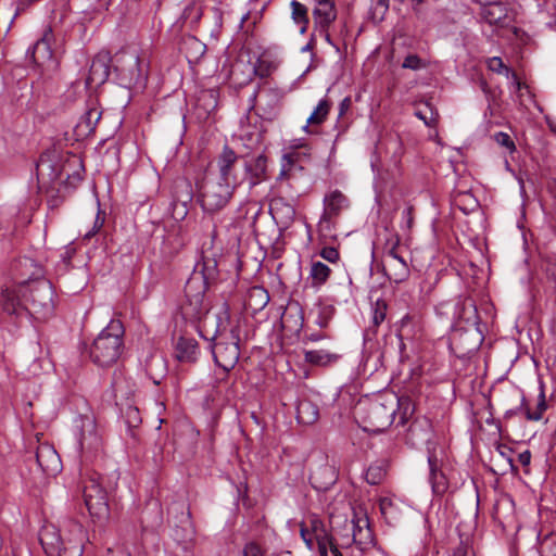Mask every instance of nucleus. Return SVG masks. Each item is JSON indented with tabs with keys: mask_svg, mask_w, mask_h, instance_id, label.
Returning a JSON list of instances; mask_svg holds the SVG:
<instances>
[{
	"mask_svg": "<svg viewBox=\"0 0 556 556\" xmlns=\"http://www.w3.org/2000/svg\"><path fill=\"white\" fill-rule=\"evenodd\" d=\"M453 205L464 214H470L479 208V202L471 192H458L453 199Z\"/></svg>",
	"mask_w": 556,
	"mask_h": 556,
	"instance_id": "49530a36",
	"label": "nucleus"
},
{
	"mask_svg": "<svg viewBox=\"0 0 556 556\" xmlns=\"http://www.w3.org/2000/svg\"><path fill=\"white\" fill-rule=\"evenodd\" d=\"M193 271H199L203 280L211 286L218 277L217 262L214 258L203 257L194 265Z\"/></svg>",
	"mask_w": 556,
	"mask_h": 556,
	"instance_id": "a19ab883",
	"label": "nucleus"
},
{
	"mask_svg": "<svg viewBox=\"0 0 556 556\" xmlns=\"http://www.w3.org/2000/svg\"><path fill=\"white\" fill-rule=\"evenodd\" d=\"M350 206V201L340 190H332L324 198L323 214L328 218L338 219L341 213Z\"/></svg>",
	"mask_w": 556,
	"mask_h": 556,
	"instance_id": "bb28decb",
	"label": "nucleus"
},
{
	"mask_svg": "<svg viewBox=\"0 0 556 556\" xmlns=\"http://www.w3.org/2000/svg\"><path fill=\"white\" fill-rule=\"evenodd\" d=\"M102 112L97 105L88 106L86 112L81 115L76 129L80 135H90L94 131L97 124L101 118Z\"/></svg>",
	"mask_w": 556,
	"mask_h": 556,
	"instance_id": "72a5a7b5",
	"label": "nucleus"
},
{
	"mask_svg": "<svg viewBox=\"0 0 556 556\" xmlns=\"http://www.w3.org/2000/svg\"><path fill=\"white\" fill-rule=\"evenodd\" d=\"M79 445L84 455L87 453H98L100 451L102 439L92 419H87L83 422Z\"/></svg>",
	"mask_w": 556,
	"mask_h": 556,
	"instance_id": "4be33fe9",
	"label": "nucleus"
},
{
	"mask_svg": "<svg viewBox=\"0 0 556 556\" xmlns=\"http://www.w3.org/2000/svg\"><path fill=\"white\" fill-rule=\"evenodd\" d=\"M270 212L275 219L280 218L281 223L288 224L293 220L295 215L294 207L287 203L282 198L274 199L270 203Z\"/></svg>",
	"mask_w": 556,
	"mask_h": 556,
	"instance_id": "79ce46f5",
	"label": "nucleus"
},
{
	"mask_svg": "<svg viewBox=\"0 0 556 556\" xmlns=\"http://www.w3.org/2000/svg\"><path fill=\"white\" fill-rule=\"evenodd\" d=\"M83 478V497L93 519L104 521L110 516L108 492L102 486V477L93 471L86 472Z\"/></svg>",
	"mask_w": 556,
	"mask_h": 556,
	"instance_id": "39448f33",
	"label": "nucleus"
},
{
	"mask_svg": "<svg viewBox=\"0 0 556 556\" xmlns=\"http://www.w3.org/2000/svg\"><path fill=\"white\" fill-rule=\"evenodd\" d=\"M337 219L328 218L325 214L321 215L320 220L318 223V232L320 236L325 238H336L332 233Z\"/></svg>",
	"mask_w": 556,
	"mask_h": 556,
	"instance_id": "5fc2aeb1",
	"label": "nucleus"
},
{
	"mask_svg": "<svg viewBox=\"0 0 556 556\" xmlns=\"http://www.w3.org/2000/svg\"><path fill=\"white\" fill-rule=\"evenodd\" d=\"M282 327L290 332L300 333L304 326V312L298 301H290L281 315Z\"/></svg>",
	"mask_w": 556,
	"mask_h": 556,
	"instance_id": "b1692460",
	"label": "nucleus"
},
{
	"mask_svg": "<svg viewBox=\"0 0 556 556\" xmlns=\"http://www.w3.org/2000/svg\"><path fill=\"white\" fill-rule=\"evenodd\" d=\"M319 413L317 406L311 401L304 400L296 406V419L300 424L312 425L318 419Z\"/></svg>",
	"mask_w": 556,
	"mask_h": 556,
	"instance_id": "c03bdc74",
	"label": "nucleus"
},
{
	"mask_svg": "<svg viewBox=\"0 0 556 556\" xmlns=\"http://www.w3.org/2000/svg\"><path fill=\"white\" fill-rule=\"evenodd\" d=\"M237 187L217 178L204 182L201 191V206L205 212L214 213L223 210L233 195Z\"/></svg>",
	"mask_w": 556,
	"mask_h": 556,
	"instance_id": "6e6552de",
	"label": "nucleus"
},
{
	"mask_svg": "<svg viewBox=\"0 0 556 556\" xmlns=\"http://www.w3.org/2000/svg\"><path fill=\"white\" fill-rule=\"evenodd\" d=\"M482 17L490 25L503 27L507 17L506 8L498 2L490 3L482 9Z\"/></svg>",
	"mask_w": 556,
	"mask_h": 556,
	"instance_id": "4c0bfd02",
	"label": "nucleus"
},
{
	"mask_svg": "<svg viewBox=\"0 0 556 556\" xmlns=\"http://www.w3.org/2000/svg\"><path fill=\"white\" fill-rule=\"evenodd\" d=\"M36 462L42 472L48 476H54L61 470V458L56 451L48 444L37 447Z\"/></svg>",
	"mask_w": 556,
	"mask_h": 556,
	"instance_id": "a211bd4d",
	"label": "nucleus"
},
{
	"mask_svg": "<svg viewBox=\"0 0 556 556\" xmlns=\"http://www.w3.org/2000/svg\"><path fill=\"white\" fill-rule=\"evenodd\" d=\"M118 84L125 88L144 87L147 73L141 66L140 58L135 52H126L117 56L114 65Z\"/></svg>",
	"mask_w": 556,
	"mask_h": 556,
	"instance_id": "0eeeda50",
	"label": "nucleus"
},
{
	"mask_svg": "<svg viewBox=\"0 0 556 556\" xmlns=\"http://www.w3.org/2000/svg\"><path fill=\"white\" fill-rule=\"evenodd\" d=\"M269 302V294L267 290L261 286L252 287L245 300L247 308L253 313L262 311Z\"/></svg>",
	"mask_w": 556,
	"mask_h": 556,
	"instance_id": "c9c22d12",
	"label": "nucleus"
},
{
	"mask_svg": "<svg viewBox=\"0 0 556 556\" xmlns=\"http://www.w3.org/2000/svg\"><path fill=\"white\" fill-rule=\"evenodd\" d=\"M332 108V101L328 98L321 99L309 117L306 121V125L304 126V130L311 132L308 130L309 126L321 125L328 117L329 112Z\"/></svg>",
	"mask_w": 556,
	"mask_h": 556,
	"instance_id": "58836bf2",
	"label": "nucleus"
},
{
	"mask_svg": "<svg viewBox=\"0 0 556 556\" xmlns=\"http://www.w3.org/2000/svg\"><path fill=\"white\" fill-rule=\"evenodd\" d=\"M292 20L296 23L301 33H305L308 25L307 8L296 0L291 1Z\"/></svg>",
	"mask_w": 556,
	"mask_h": 556,
	"instance_id": "864d4df0",
	"label": "nucleus"
},
{
	"mask_svg": "<svg viewBox=\"0 0 556 556\" xmlns=\"http://www.w3.org/2000/svg\"><path fill=\"white\" fill-rule=\"evenodd\" d=\"M399 396L392 392L376 394L361 400L356 406V415L362 427L368 432H382L396 419Z\"/></svg>",
	"mask_w": 556,
	"mask_h": 556,
	"instance_id": "f257e3e1",
	"label": "nucleus"
},
{
	"mask_svg": "<svg viewBox=\"0 0 556 556\" xmlns=\"http://www.w3.org/2000/svg\"><path fill=\"white\" fill-rule=\"evenodd\" d=\"M415 404L408 396H400L399 404L396 405V418L399 419L397 426H404L414 416Z\"/></svg>",
	"mask_w": 556,
	"mask_h": 556,
	"instance_id": "de8ad7c7",
	"label": "nucleus"
},
{
	"mask_svg": "<svg viewBox=\"0 0 556 556\" xmlns=\"http://www.w3.org/2000/svg\"><path fill=\"white\" fill-rule=\"evenodd\" d=\"M242 556H265V551L258 543L252 541L244 545Z\"/></svg>",
	"mask_w": 556,
	"mask_h": 556,
	"instance_id": "0e129e2a",
	"label": "nucleus"
},
{
	"mask_svg": "<svg viewBox=\"0 0 556 556\" xmlns=\"http://www.w3.org/2000/svg\"><path fill=\"white\" fill-rule=\"evenodd\" d=\"M332 535L337 536L338 548H346L354 544V525L353 518L340 520V518L331 517L330 519Z\"/></svg>",
	"mask_w": 556,
	"mask_h": 556,
	"instance_id": "a878e982",
	"label": "nucleus"
},
{
	"mask_svg": "<svg viewBox=\"0 0 556 556\" xmlns=\"http://www.w3.org/2000/svg\"><path fill=\"white\" fill-rule=\"evenodd\" d=\"M313 16L319 28L329 27L337 17L334 3L331 0H319L313 11Z\"/></svg>",
	"mask_w": 556,
	"mask_h": 556,
	"instance_id": "2f4dec72",
	"label": "nucleus"
},
{
	"mask_svg": "<svg viewBox=\"0 0 556 556\" xmlns=\"http://www.w3.org/2000/svg\"><path fill=\"white\" fill-rule=\"evenodd\" d=\"M407 431L408 438L414 444L428 442L432 438V424L426 417L415 418Z\"/></svg>",
	"mask_w": 556,
	"mask_h": 556,
	"instance_id": "c756f323",
	"label": "nucleus"
},
{
	"mask_svg": "<svg viewBox=\"0 0 556 556\" xmlns=\"http://www.w3.org/2000/svg\"><path fill=\"white\" fill-rule=\"evenodd\" d=\"M337 480V473L332 466L323 465L309 475L312 485L318 491H327Z\"/></svg>",
	"mask_w": 556,
	"mask_h": 556,
	"instance_id": "c85d7f7f",
	"label": "nucleus"
},
{
	"mask_svg": "<svg viewBox=\"0 0 556 556\" xmlns=\"http://www.w3.org/2000/svg\"><path fill=\"white\" fill-rule=\"evenodd\" d=\"M285 96L286 92L281 88H265L262 100L257 104V115L268 122L276 119L280 114Z\"/></svg>",
	"mask_w": 556,
	"mask_h": 556,
	"instance_id": "1a4fd4ad",
	"label": "nucleus"
},
{
	"mask_svg": "<svg viewBox=\"0 0 556 556\" xmlns=\"http://www.w3.org/2000/svg\"><path fill=\"white\" fill-rule=\"evenodd\" d=\"M320 257L331 264H337L340 260L339 251L333 247H325L319 252Z\"/></svg>",
	"mask_w": 556,
	"mask_h": 556,
	"instance_id": "69168bd1",
	"label": "nucleus"
},
{
	"mask_svg": "<svg viewBox=\"0 0 556 556\" xmlns=\"http://www.w3.org/2000/svg\"><path fill=\"white\" fill-rule=\"evenodd\" d=\"M180 49L189 62H197L204 55L206 46L197 37L189 35L182 39Z\"/></svg>",
	"mask_w": 556,
	"mask_h": 556,
	"instance_id": "e433bc0d",
	"label": "nucleus"
},
{
	"mask_svg": "<svg viewBox=\"0 0 556 556\" xmlns=\"http://www.w3.org/2000/svg\"><path fill=\"white\" fill-rule=\"evenodd\" d=\"M331 273L332 270L327 264L320 261H313L309 269L312 288L319 289L321 286H324L328 281Z\"/></svg>",
	"mask_w": 556,
	"mask_h": 556,
	"instance_id": "ea45409f",
	"label": "nucleus"
},
{
	"mask_svg": "<svg viewBox=\"0 0 556 556\" xmlns=\"http://www.w3.org/2000/svg\"><path fill=\"white\" fill-rule=\"evenodd\" d=\"M52 30L48 29L43 36L36 41L31 51L30 58L38 66H45L53 61V51L51 49Z\"/></svg>",
	"mask_w": 556,
	"mask_h": 556,
	"instance_id": "393cba45",
	"label": "nucleus"
},
{
	"mask_svg": "<svg viewBox=\"0 0 556 556\" xmlns=\"http://www.w3.org/2000/svg\"><path fill=\"white\" fill-rule=\"evenodd\" d=\"M387 303L384 301L378 300L372 307V324L374 327L377 328L380 326L387 316Z\"/></svg>",
	"mask_w": 556,
	"mask_h": 556,
	"instance_id": "6e6d98bb",
	"label": "nucleus"
},
{
	"mask_svg": "<svg viewBox=\"0 0 556 556\" xmlns=\"http://www.w3.org/2000/svg\"><path fill=\"white\" fill-rule=\"evenodd\" d=\"M54 309L53 288L48 280H39L24 287L23 312L36 319H46Z\"/></svg>",
	"mask_w": 556,
	"mask_h": 556,
	"instance_id": "20e7f679",
	"label": "nucleus"
},
{
	"mask_svg": "<svg viewBox=\"0 0 556 556\" xmlns=\"http://www.w3.org/2000/svg\"><path fill=\"white\" fill-rule=\"evenodd\" d=\"M244 169L243 180L249 184L250 189L268 179V159L265 154L242 156Z\"/></svg>",
	"mask_w": 556,
	"mask_h": 556,
	"instance_id": "9b49d317",
	"label": "nucleus"
},
{
	"mask_svg": "<svg viewBox=\"0 0 556 556\" xmlns=\"http://www.w3.org/2000/svg\"><path fill=\"white\" fill-rule=\"evenodd\" d=\"M386 475V465L382 462H376L367 468L365 472V479L367 483L371 485H378L384 480Z\"/></svg>",
	"mask_w": 556,
	"mask_h": 556,
	"instance_id": "603ef678",
	"label": "nucleus"
},
{
	"mask_svg": "<svg viewBox=\"0 0 556 556\" xmlns=\"http://www.w3.org/2000/svg\"><path fill=\"white\" fill-rule=\"evenodd\" d=\"M547 409V403L545 399V392L543 388H541L536 405L534 408H531L526 401V418L530 421H539L542 419L544 412Z\"/></svg>",
	"mask_w": 556,
	"mask_h": 556,
	"instance_id": "3c124183",
	"label": "nucleus"
},
{
	"mask_svg": "<svg viewBox=\"0 0 556 556\" xmlns=\"http://www.w3.org/2000/svg\"><path fill=\"white\" fill-rule=\"evenodd\" d=\"M200 355V346L195 339L180 336L174 343V356L180 363L194 364Z\"/></svg>",
	"mask_w": 556,
	"mask_h": 556,
	"instance_id": "aec40b11",
	"label": "nucleus"
},
{
	"mask_svg": "<svg viewBox=\"0 0 556 556\" xmlns=\"http://www.w3.org/2000/svg\"><path fill=\"white\" fill-rule=\"evenodd\" d=\"M312 531L320 556H328V549L331 552L338 547L337 536L329 532L326 525L318 518H312Z\"/></svg>",
	"mask_w": 556,
	"mask_h": 556,
	"instance_id": "f3484780",
	"label": "nucleus"
},
{
	"mask_svg": "<svg viewBox=\"0 0 556 556\" xmlns=\"http://www.w3.org/2000/svg\"><path fill=\"white\" fill-rule=\"evenodd\" d=\"M218 106V91L216 89L201 90L195 100L194 112L199 119H207Z\"/></svg>",
	"mask_w": 556,
	"mask_h": 556,
	"instance_id": "5701e85b",
	"label": "nucleus"
},
{
	"mask_svg": "<svg viewBox=\"0 0 556 556\" xmlns=\"http://www.w3.org/2000/svg\"><path fill=\"white\" fill-rule=\"evenodd\" d=\"M125 329L121 320L112 319L91 344L89 355L100 367L115 364L124 350Z\"/></svg>",
	"mask_w": 556,
	"mask_h": 556,
	"instance_id": "7ed1b4c3",
	"label": "nucleus"
},
{
	"mask_svg": "<svg viewBox=\"0 0 556 556\" xmlns=\"http://www.w3.org/2000/svg\"><path fill=\"white\" fill-rule=\"evenodd\" d=\"M383 273L390 281L401 283L408 279L410 269L406 258L400 261L389 260L383 262Z\"/></svg>",
	"mask_w": 556,
	"mask_h": 556,
	"instance_id": "7c9ffc66",
	"label": "nucleus"
},
{
	"mask_svg": "<svg viewBox=\"0 0 556 556\" xmlns=\"http://www.w3.org/2000/svg\"><path fill=\"white\" fill-rule=\"evenodd\" d=\"M541 556H556V539H545L543 541Z\"/></svg>",
	"mask_w": 556,
	"mask_h": 556,
	"instance_id": "338daca9",
	"label": "nucleus"
},
{
	"mask_svg": "<svg viewBox=\"0 0 556 556\" xmlns=\"http://www.w3.org/2000/svg\"><path fill=\"white\" fill-rule=\"evenodd\" d=\"M493 140L501 147L505 148L509 153L516 151V144L511 137L504 131H497L493 135Z\"/></svg>",
	"mask_w": 556,
	"mask_h": 556,
	"instance_id": "4d7b16f0",
	"label": "nucleus"
},
{
	"mask_svg": "<svg viewBox=\"0 0 556 556\" xmlns=\"http://www.w3.org/2000/svg\"><path fill=\"white\" fill-rule=\"evenodd\" d=\"M217 318V328L211 339L213 343H210V350L215 364L225 372H229L237 365L240 357L239 328L227 329L230 323V313L229 305L226 302L223 303Z\"/></svg>",
	"mask_w": 556,
	"mask_h": 556,
	"instance_id": "f03ea898",
	"label": "nucleus"
},
{
	"mask_svg": "<svg viewBox=\"0 0 556 556\" xmlns=\"http://www.w3.org/2000/svg\"><path fill=\"white\" fill-rule=\"evenodd\" d=\"M488 68L497 74H505L506 77H511L514 84H516L517 89L520 90L522 87L521 81L519 80L517 74L507 67L503 60L500 56H493L488 60Z\"/></svg>",
	"mask_w": 556,
	"mask_h": 556,
	"instance_id": "09e8293b",
	"label": "nucleus"
},
{
	"mask_svg": "<svg viewBox=\"0 0 556 556\" xmlns=\"http://www.w3.org/2000/svg\"><path fill=\"white\" fill-rule=\"evenodd\" d=\"M309 157L311 150L285 153L280 161L281 168L277 176V181L283 182L294 178L296 173L304 170V161Z\"/></svg>",
	"mask_w": 556,
	"mask_h": 556,
	"instance_id": "ddd939ff",
	"label": "nucleus"
},
{
	"mask_svg": "<svg viewBox=\"0 0 556 556\" xmlns=\"http://www.w3.org/2000/svg\"><path fill=\"white\" fill-rule=\"evenodd\" d=\"M415 115L424 121L427 126H434L437 123L438 114L433 112L432 108L429 104L425 105L424 110H417Z\"/></svg>",
	"mask_w": 556,
	"mask_h": 556,
	"instance_id": "13d9d810",
	"label": "nucleus"
},
{
	"mask_svg": "<svg viewBox=\"0 0 556 556\" xmlns=\"http://www.w3.org/2000/svg\"><path fill=\"white\" fill-rule=\"evenodd\" d=\"M122 416L127 426L130 437L136 439V429H138L142 422V418L138 407L131 404H127L126 407L122 409Z\"/></svg>",
	"mask_w": 556,
	"mask_h": 556,
	"instance_id": "a18cd8bd",
	"label": "nucleus"
},
{
	"mask_svg": "<svg viewBox=\"0 0 556 556\" xmlns=\"http://www.w3.org/2000/svg\"><path fill=\"white\" fill-rule=\"evenodd\" d=\"M400 236L395 232H390L382 248L384 256L383 262H388L389 260L400 261L405 258L403 251L400 248Z\"/></svg>",
	"mask_w": 556,
	"mask_h": 556,
	"instance_id": "37998d69",
	"label": "nucleus"
},
{
	"mask_svg": "<svg viewBox=\"0 0 556 556\" xmlns=\"http://www.w3.org/2000/svg\"><path fill=\"white\" fill-rule=\"evenodd\" d=\"M239 159L241 157L229 146H224L217 157L218 175L215 178L237 187L239 181L235 175V166Z\"/></svg>",
	"mask_w": 556,
	"mask_h": 556,
	"instance_id": "2eb2a0df",
	"label": "nucleus"
},
{
	"mask_svg": "<svg viewBox=\"0 0 556 556\" xmlns=\"http://www.w3.org/2000/svg\"><path fill=\"white\" fill-rule=\"evenodd\" d=\"M144 369L153 383L160 384L166 374L165 358L157 353L150 354L144 362Z\"/></svg>",
	"mask_w": 556,
	"mask_h": 556,
	"instance_id": "473e14b6",
	"label": "nucleus"
},
{
	"mask_svg": "<svg viewBox=\"0 0 556 556\" xmlns=\"http://www.w3.org/2000/svg\"><path fill=\"white\" fill-rule=\"evenodd\" d=\"M380 513L383 516L384 520L394 526L400 520V510L397 505L390 498H381L379 502Z\"/></svg>",
	"mask_w": 556,
	"mask_h": 556,
	"instance_id": "8fccbe9b",
	"label": "nucleus"
},
{
	"mask_svg": "<svg viewBox=\"0 0 556 556\" xmlns=\"http://www.w3.org/2000/svg\"><path fill=\"white\" fill-rule=\"evenodd\" d=\"M13 270L21 287H26L25 283L29 285L41 280L40 277L43 274L41 265L27 256L16 260L13 264Z\"/></svg>",
	"mask_w": 556,
	"mask_h": 556,
	"instance_id": "4468645a",
	"label": "nucleus"
},
{
	"mask_svg": "<svg viewBox=\"0 0 556 556\" xmlns=\"http://www.w3.org/2000/svg\"><path fill=\"white\" fill-rule=\"evenodd\" d=\"M300 535L304 543L306 544L307 548L309 551H313L315 548V540L312 531V519L309 520L308 526H306L305 523L301 525Z\"/></svg>",
	"mask_w": 556,
	"mask_h": 556,
	"instance_id": "052dcab7",
	"label": "nucleus"
},
{
	"mask_svg": "<svg viewBox=\"0 0 556 556\" xmlns=\"http://www.w3.org/2000/svg\"><path fill=\"white\" fill-rule=\"evenodd\" d=\"M86 534L80 523L70 521L58 556H83Z\"/></svg>",
	"mask_w": 556,
	"mask_h": 556,
	"instance_id": "f8f14e48",
	"label": "nucleus"
},
{
	"mask_svg": "<svg viewBox=\"0 0 556 556\" xmlns=\"http://www.w3.org/2000/svg\"><path fill=\"white\" fill-rule=\"evenodd\" d=\"M251 211V207H250V204L249 203H244V204H241L238 208V216L233 219V223L232 225L235 227H239L242 225V220L248 218V215Z\"/></svg>",
	"mask_w": 556,
	"mask_h": 556,
	"instance_id": "774afa93",
	"label": "nucleus"
},
{
	"mask_svg": "<svg viewBox=\"0 0 556 556\" xmlns=\"http://www.w3.org/2000/svg\"><path fill=\"white\" fill-rule=\"evenodd\" d=\"M39 541L48 556H58L64 544V533L54 525H47L39 532Z\"/></svg>",
	"mask_w": 556,
	"mask_h": 556,
	"instance_id": "6ab92c4d",
	"label": "nucleus"
},
{
	"mask_svg": "<svg viewBox=\"0 0 556 556\" xmlns=\"http://www.w3.org/2000/svg\"><path fill=\"white\" fill-rule=\"evenodd\" d=\"M341 358L338 353L326 350H307L304 351V361L313 366H330Z\"/></svg>",
	"mask_w": 556,
	"mask_h": 556,
	"instance_id": "f704fd0d",
	"label": "nucleus"
},
{
	"mask_svg": "<svg viewBox=\"0 0 556 556\" xmlns=\"http://www.w3.org/2000/svg\"><path fill=\"white\" fill-rule=\"evenodd\" d=\"M429 482L432 493L437 496L444 495L448 490V480L445 473L439 467V460L434 455L428 457Z\"/></svg>",
	"mask_w": 556,
	"mask_h": 556,
	"instance_id": "cd10ccee",
	"label": "nucleus"
},
{
	"mask_svg": "<svg viewBox=\"0 0 556 556\" xmlns=\"http://www.w3.org/2000/svg\"><path fill=\"white\" fill-rule=\"evenodd\" d=\"M353 525H354V544H356L359 549L364 551L374 546L375 544V535L374 531L370 528L369 518L365 513H354L353 516Z\"/></svg>",
	"mask_w": 556,
	"mask_h": 556,
	"instance_id": "dca6fc26",
	"label": "nucleus"
},
{
	"mask_svg": "<svg viewBox=\"0 0 556 556\" xmlns=\"http://www.w3.org/2000/svg\"><path fill=\"white\" fill-rule=\"evenodd\" d=\"M426 66L427 63L417 54H408L402 63L403 68H408L413 71H418L420 68H425Z\"/></svg>",
	"mask_w": 556,
	"mask_h": 556,
	"instance_id": "bf43d9fd",
	"label": "nucleus"
},
{
	"mask_svg": "<svg viewBox=\"0 0 556 556\" xmlns=\"http://www.w3.org/2000/svg\"><path fill=\"white\" fill-rule=\"evenodd\" d=\"M333 308L332 306H324L320 308L319 314L316 319V325H318L320 328H326L329 325V321L332 317Z\"/></svg>",
	"mask_w": 556,
	"mask_h": 556,
	"instance_id": "e2e57ef3",
	"label": "nucleus"
},
{
	"mask_svg": "<svg viewBox=\"0 0 556 556\" xmlns=\"http://www.w3.org/2000/svg\"><path fill=\"white\" fill-rule=\"evenodd\" d=\"M76 166L79 167L80 169H84L83 161L79 157L73 155L72 157H70V159H67L65 161V163L62 166L61 172L56 173L53 176V179L61 178L62 173H65L66 174V178H70L71 174L67 172V167H76Z\"/></svg>",
	"mask_w": 556,
	"mask_h": 556,
	"instance_id": "680f3d73",
	"label": "nucleus"
},
{
	"mask_svg": "<svg viewBox=\"0 0 556 556\" xmlns=\"http://www.w3.org/2000/svg\"><path fill=\"white\" fill-rule=\"evenodd\" d=\"M210 285L199 275L192 271L185 286L186 302L181 306L182 315L190 320H198L207 313L204 305V296Z\"/></svg>",
	"mask_w": 556,
	"mask_h": 556,
	"instance_id": "423d86ee",
	"label": "nucleus"
},
{
	"mask_svg": "<svg viewBox=\"0 0 556 556\" xmlns=\"http://www.w3.org/2000/svg\"><path fill=\"white\" fill-rule=\"evenodd\" d=\"M112 56L109 51H100L91 61L89 73L86 78V86L89 89L104 85L111 73Z\"/></svg>",
	"mask_w": 556,
	"mask_h": 556,
	"instance_id": "9d476101",
	"label": "nucleus"
},
{
	"mask_svg": "<svg viewBox=\"0 0 556 556\" xmlns=\"http://www.w3.org/2000/svg\"><path fill=\"white\" fill-rule=\"evenodd\" d=\"M23 290L24 287H5L0 291V307L9 315H21L23 313Z\"/></svg>",
	"mask_w": 556,
	"mask_h": 556,
	"instance_id": "412c9836",
	"label": "nucleus"
}]
</instances>
